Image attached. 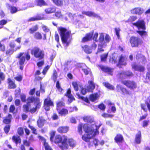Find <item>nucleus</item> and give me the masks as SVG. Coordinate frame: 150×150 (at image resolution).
I'll return each mask as SVG.
<instances>
[{
  "label": "nucleus",
  "mask_w": 150,
  "mask_h": 150,
  "mask_svg": "<svg viewBox=\"0 0 150 150\" xmlns=\"http://www.w3.org/2000/svg\"><path fill=\"white\" fill-rule=\"evenodd\" d=\"M83 120L86 122L91 123V124L79 123L78 126V131H82V129L84 131H98V129L100 125H97L93 122V119L90 116H85L83 117Z\"/></svg>",
  "instance_id": "f257e3e1"
},
{
  "label": "nucleus",
  "mask_w": 150,
  "mask_h": 150,
  "mask_svg": "<svg viewBox=\"0 0 150 150\" xmlns=\"http://www.w3.org/2000/svg\"><path fill=\"white\" fill-rule=\"evenodd\" d=\"M59 30L62 42L68 46L70 41V32L66 28L62 27L59 28Z\"/></svg>",
  "instance_id": "f03ea898"
},
{
  "label": "nucleus",
  "mask_w": 150,
  "mask_h": 150,
  "mask_svg": "<svg viewBox=\"0 0 150 150\" xmlns=\"http://www.w3.org/2000/svg\"><path fill=\"white\" fill-rule=\"evenodd\" d=\"M67 136L63 135H57L55 137L54 142L56 144L61 143V144L58 145L59 147L62 150H65L68 148V145L67 144Z\"/></svg>",
  "instance_id": "7ed1b4c3"
},
{
  "label": "nucleus",
  "mask_w": 150,
  "mask_h": 150,
  "mask_svg": "<svg viewBox=\"0 0 150 150\" xmlns=\"http://www.w3.org/2000/svg\"><path fill=\"white\" fill-rule=\"evenodd\" d=\"M31 54L34 57L39 59H41L44 58V52L37 47H34L31 50Z\"/></svg>",
  "instance_id": "20e7f679"
},
{
  "label": "nucleus",
  "mask_w": 150,
  "mask_h": 150,
  "mask_svg": "<svg viewBox=\"0 0 150 150\" xmlns=\"http://www.w3.org/2000/svg\"><path fill=\"white\" fill-rule=\"evenodd\" d=\"M99 134V132H85L82 138L85 142H89L90 139L93 138Z\"/></svg>",
  "instance_id": "39448f33"
},
{
  "label": "nucleus",
  "mask_w": 150,
  "mask_h": 150,
  "mask_svg": "<svg viewBox=\"0 0 150 150\" xmlns=\"http://www.w3.org/2000/svg\"><path fill=\"white\" fill-rule=\"evenodd\" d=\"M95 88V85L93 82L92 81H88V85L85 87V88H82L81 89V93L83 94H85L87 92H92Z\"/></svg>",
  "instance_id": "423d86ee"
},
{
  "label": "nucleus",
  "mask_w": 150,
  "mask_h": 150,
  "mask_svg": "<svg viewBox=\"0 0 150 150\" xmlns=\"http://www.w3.org/2000/svg\"><path fill=\"white\" fill-rule=\"evenodd\" d=\"M130 42L132 47H137L142 43V40L137 37L132 36L130 39Z\"/></svg>",
  "instance_id": "0eeeda50"
},
{
  "label": "nucleus",
  "mask_w": 150,
  "mask_h": 150,
  "mask_svg": "<svg viewBox=\"0 0 150 150\" xmlns=\"http://www.w3.org/2000/svg\"><path fill=\"white\" fill-rule=\"evenodd\" d=\"M33 102H34V105L35 106V107L30 109L29 111L32 113H33L35 112L40 107V103L39 98H34V100Z\"/></svg>",
  "instance_id": "6e6552de"
},
{
  "label": "nucleus",
  "mask_w": 150,
  "mask_h": 150,
  "mask_svg": "<svg viewBox=\"0 0 150 150\" xmlns=\"http://www.w3.org/2000/svg\"><path fill=\"white\" fill-rule=\"evenodd\" d=\"M133 76V74L129 71H121L117 75V76L120 79H124L127 76Z\"/></svg>",
  "instance_id": "1a4fd4ad"
},
{
  "label": "nucleus",
  "mask_w": 150,
  "mask_h": 150,
  "mask_svg": "<svg viewBox=\"0 0 150 150\" xmlns=\"http://www.w3.org/2000/svg\"><path fill=\"white\" fill-rule=\"evenodd\" d=\"M133 25L136 26L139 30L146 29L145 23L143 20H139L136 23H133Z\"/></svg>",
  "instance_id": "9d476101"
},
{
  "label": "nucleus",
  "mask_w": 150,
  "mask_h": 150,
  "mask_svg": "<svg viewBox=\"0 0 150 150\" xmlns=\"http://www.w3.org/2000/svg\"><path fill=\"white\" fill-rule=\"evenodd\" d=\"M34 100V97H30L27 99V103L23 105V111L25 112H28L29 110V108L31 103L33 102Z\"/></svg>",
  "instance_id": "9b49d317"
},
{
  "label": "nucleus",
  "mask_w": 150,
  "mask_h": 150,
  "mask_svg": "<svg viewBox=\"0 0 150 150\" xmlns=\"http://www.w3.org/2000/svg\"><path fill=\"white\" fill-rule=\"evenodd\" d=\"M116 90L119 92L120 93L123 95L129 94V91L123 87L121 85H117L116 86Z\"/></svg>",
  "instance_id": "f8f14e48"
},
{
  "label": "nucleus",
  "mask_w": 150,
  "mask_h": 150,
  "mask_svg": "<svg viewBox=\"0 0 150 150\" xmlns=\"http://www.w3.org/2000/svg\"><path fill=\"white\" fill-rule=\"evenodd\" d=\"M122 83L130 89H134L137 87L136 83L133 81H123Z\"/></svg>",
  "instance_id": "ddd939ff"
},
{
  "label": "nucleus",
  "mask_w": 150,
  "mask_h": 150,
  "mask_svg": "<svg viewBox=\"0 0 150 150\" xmlns=\"http://www.w3.org/2000/svg\"><path fill=\"white\" fill-rule=\"evenodd\" d=\"M67 15L71 20L74 22H78L79 20L77 19L78 18H82L84 17L83 16L81 15L76 16L75 14H72L70 13H68Z\"/></svg>",
  "instance_id": "4468645a"
},
{
  "label": "nucleus",
  "mask_w": 150,
  "mask_h": 150,
  "mask_svg": "<svg viewBox=\"0 0 150 150\" xmlns=\"http://www.w3.org/2000/svg\"><path fill=\"white\" fill-rule=\"evenodd\" d=\"M53 103L49 98L46 99L44 102V106L46 110L48 111L50 110V106L53 105Z\"/></svg>",
  "instance_id": "2eb2a0df"
},
{
  "label": "nucleus",
  "mask_w": 150,
  "mask_h": 150,
  "mask_svg": "<svg viewBox=\"0 0 150 150\" xmlns=\"http://www.w3.org/2000/svg\"><path fill=\"white\" fill-rule=\"evenodd\" d=\"M67 144L68 145V148L65 149V150H66L68 149L69 145L70 147L72 148L74 147L76 145V142L73 138H69L68 139V137H67Z\"/></svg>",
  "instance_id": "dca6fc26"
},
{
  "label": "nucleus",
  "mask_w": 150,
  "mask_h": 150,
  "mask_svg": "<svg viewBox=\"0 0 150 150\" xmlns=\"http://www.w3.org/2000/svg\"><path fill=\"white\" fill-rule=\"evenodd\" d=\"M78 67L82 69V70L86 75L88 74L90 71V69L88 68L85 64L84 63L78 64Z\"/></svg>",
  "instance_id": "f3484780"
},
{
  "label": "nucleus",
  "mask_w": 150,
  "mask_h": 150,
  "mask_svg": "<svg viewBox=\"0 0 150 150\" xmlns=\"http://www.w3.org/2000/svg\"><path fill=\"white\" fill-rule=\"evenodd\" d=\"M24 53H20L16 57L17 58L19 59V64L20 65H24L25 60V58L23 56Z\"/></svg>",
  "instance_id": "a211bd4d"
},
{
  "label": "nucleus",
  "mask_w": 150,
  "mask_h": 150,
  "mask_svg": "<svg viewBox=\"0 0 150 150\" xmlns=\"http://www.w3.org/2000/svg\"><path fill=\"white\" fill-rule=\"evenodd\" d=\"M132 68L136 71L143 72L145 70V68L143 66L137 65L135 63L132 64Z\"/></svg>",
  "instance_id": "6ab92c4d"
},
{
  "label": "nucleus",
  "mask_w": 150,
  "mask_h": 150,
  "mask_svg": "<svg viewBox=\"0 0 150 150\" xmlns=\"http://www.w3.org/2000/svg\"><path fill=\"white\" fill-rule=\"evenodd\" d=\"M82 13L89 16H93L96 18L99 19H101V17L99 16L92 12L83 11L82 12Z\"/></svg>",
  "instance_id": "aec40b11"
},
{
  "label": "nucleus",
  "mask_w": 150,
  "mask_h": 150,
  "mask_svg": "<svg viewBox=\"0 0 150 150\" xmlns=\"http://www.w3.org/2000/svg\"><path fill=\"white\" fill-rule=\"evenodd\" d=\"M100 96L99 92L92 94L90 95V100L93 102H95L98 100Z\"/></svg>",
  "instance_id": "412c9836"
},
{
  "label": "nucleus",
  "mask_w": 150,
  "mask_h": 150,
  "mask_svg": "<svg viewBox=\"0 0 150 150\" xmlns=\"http://www.w3.org/2000/svg\"><path fill=\"white\" fill-rule=\"evenodd\" d=\"M114 139L115 142L118 144L124 141V138L122 135L120 134H118L115 137Z\"/></svg>",
  "instance_id": "4be33fe9"
},
{
  "label": "nucleus",
  "mask_w": 150,
  "mask_h": 150,
  "mask_svg": "<svg viewBox=\"0 0 150 150\" xmlns=\"http://www.w3.org/2000/svg\"><path fill=\"white\" fill-rule=\"evenodd\" d=\"M143 9L140 8H136L131 10V12L133 14L140 15L143 12Z\"/></svg>",
  "instance_id": "5701e85b"
},
{
  "label": "nucleus",
  "mask_w": 150,
  "mask_h": 150,
  "mask_svg": "<svg viewBox=\"0 0 150 150\" xmlns=\"http://www.w3.org/2000/svg\"><path fill=\"white\" fill-rule=\"evenodd\" d=\"M71 91L70 89H69L67 92L66 95L68 97V101L70 103H71L73 100H75L73 96L71 94Z\"/></svg>",
  "instance_id": "b1692460"
},
{
  "label": "nucleus",
  "mask_w": 150,
  "mask_h": 150,
  "mask_svg": "<svg viewBox=\"0 0 150 150\" xmlns=\"http://www.w3.org/2000/svg\"><path fill=\"white\" fill-rule=\"evenodd\" d=\"M41 15H40L37 16L31 17L29 19L28 21L29 22L33 21H36L39 20L41 19H44V18Z\"/></svg>",
  "instance_id": "393cba45"
},
{
  "label": "nucleus",
  "mask_w": 150,
  "mask_h": 150,
  "mask_svg": "<svg viewBox=\"0 0 150 150\" xmlns=\"http://www.w3.org/2000/svg\"><path fill=\"white\" fill-rule=\"evenodd\" d=\"M56 11L55 7L52 6L48 7L45 9V12L47 14L51 13L54 12Z\"/></svg>",
  "instance_id": "a878e982"
},
{
  "label": "nucleus",
  "mask_w": 150,
  "mask_h": 150,
  "mask_svg": "<svg viewBox=\"0 0 150 150\" xmlns=\"http://www.w3.org/2000/svg\"><path fill=\"white\" fill-rule=\"evenodd\" d=\"M6 7L10 10L11 12L12 13H15L17 11V9L16 7L12 6L8 4H6Z\"/></svg>",
  "instance_id": "bb28decb"
},
{
  "label": "nucleus",
  "mask_w": 150,
  "mask_h": 150,
  "mask_svg": "<svg viewBox=\"0 0 150 150\" xmlns=\"http://www.w3.org/2000/svg\"><path fill=\"white\" fill-rule=\"evenodd\" d=\"M141 134L140 132H138L136 135L135 139V142L137 144H139L141 142Z\"/></svg>",
  "instance_id": "cd10ccee"
},
{
  "label": "nucleus",
  "mask_w": 150,
  "mask_h": 150,
  "mask_svg": "<svg viewBox=\"0 0 150 150\" xmlns=\"http://www.w3.org/2000/svg\"><path fill=\"white\" fill-rule=\"evenodd\" d=\"M93 34L91 33H90L88 34L86 36L83 38L82 42H85L91 40Z\"/></svg>",
  "instance_id": "c85d7f7f"
},
{
  "label": "nucleus",
  "mask_w": 150,
  "mask_h": 150,
  "mask_svg": "<svg viewBox=\"0 0 150 150\" xmlns=\"http://www.w3.org/2000/svg\"><path fill=\"white\" fill-rule=\"evenodd\" d=\"M100 68L102 70L105 72L108 73L110 74H111L112 70L107 67L105 66H101Z\"/></svg>",
  "instance_id": "c756f323"
},
{
  "label": "nucleus",
  "mask_w": 150,
  "mask_h": 150,
  "mask_svg": "<svg viewBox=\"0 0 150 150\" xmlns=\"http://www.w3.org/2000/svg\"><path fill=\"white\" fill-rule=\"evenodd\" d=\"M12 140L16 144L18 143L20 144L21 142V139L20 138L19 136H16L15 135H13L12 137Z\"/></svg>",
  "instance_id": "7c9ffc66"
},
{
  "label": "nucleus",
  "mask_w": 150,
  "mask_h": 150,
  "mask_svg": "<svg viewBox=\"0 0 150 150\" xmlns=\"http://www.w3.org/2000/svg\"><path fill=\"white\" fill-rule=\"evenodd\" d=\"M118 64L119 65H125L126 64L125 62V58L121 55L120 57Z\"/></svg>",
  "instance_id": "2f4dec72"
},
{
  "label": "nucleus",
  "mask_w": 150,
  "mask_h": 150,
  "mask_svg": "<svg viewBox=\"0 0 150 150\" xmlns=\"http://www.w3.org/2000/svg\"><path fill=\"white\" fill-rule=\"evenodd\" d=\"M136 55V58L137 59H138L140 58L144 62L146 61V58L145 57L141 54L140 53H139L138 52H136L135 53Z\"/></svg>",
  "instance_id": "473e14b6"
},
{
  "label": "nucleus",
  "mask_w": 150,
  "mask_h": 150,
  "mask_svg": "<svg viewBox=\"0 0 150 150\" xmlns=\"http://www.w3.org/2000/svg\"><path fill=\"white\" fill-rule=\"evenodd\" d=\"M82 48L84 52L86 53L90 54L92 52V50L91 48L87 45H85L84 46H82Z\"/></svg>",
  "instance_id": "72a5a7b5"
},
{
  "label": "nucleus",
  "mask_w": 150,
  "mask_h": 150,
  "mask_svg": "<svg viewBox=\"0 0 150 150\" xmlns=\"http://www.w3.org/2000/svg\"><path fill=\"white\" fill-rule=\"evenodd\" d=\"M45 121V120L42 118H40L37 121L38 126L40 127H42L44 125Z\"/></svg>",
  "instance_id": "f704fd0d"
},
{
  "label": "nucleus",
  "mask_w": 150,
  "mask_h": 150,
  "mask_svg": "<svg viewBox=\"0 0 150 150\" xmlns=\"http://www.w3.org/2000/svg\"><path fill=\"white\" fill-rule=\"evenodd\" d=\"M8 82L9 84V87L10 88H15L16 87V86L14 83L11 81V79L9 78L8 79Z\"/></svg>",
  "instance_id": "c9c22d12"
},
{
  "label": "nucleus",
  "mask_w": 150,
  "mask_h": 150,
  "mask_svg": "<svg viewBox=\"0 0 150 150\" xmlns=\"http://www.w3.org/2000/svg\"><path fill=\"white\" fill-rule=\"evenodd\" d=\"M43 145L45 150H53L51 147L45 141L44 142Z\"/></svg>",
  "instance_id": "e433bc0d"
},
{
  "label": "nucleus",
  "mask_w": 150,
  "mask_h": 150,
  "mask_svg": "<svg viewBox=\"0 0 150 150\" xmlns=\"http://www.w3.org/2000/svg\"><path fill=\"white\" fill-rule=\"evenodd\" d=\"M69 127L67 126H62L59 127L57 129L58 132L59 131H69Z\"/></svg>",
  "instance_id": "4c0bfd02"
},
{
  "label": "nucleus",
  "mask_w": 150,
  "mask_h": 150,
  "mask_svg": "<svg viewBox=\"0 0 150 150\" xmlns=\"http://www.w3.org/2000/svg\"><path fill=\"white\" fill-rule=\"evenodd\" d=\"M72 84L74 90L76 91H78L79 89V86H80L79 83L76 82H73L72 83Z\"/></svg>",
  "instance_id": "58836bf2"
},
{
  "label": "nucleus",
  "mask_w": 150,
  "mask_h": 150,
  "mask_svg": "<svg viewBox=\"0 0 150 150\" xmlns=\"http://www.w3.org/2000/svg\"><path fill=\"white\" fill-rule=\"evenodd\" d=\"M111 38L109 35L106 34L104 39V43H103L104 45H106V43L109 42Z\"/></svg>",
  "instance_id": "ea45409f"
},
{
  "label": "nucleus",
  "mask_w": 150,
  "mask_h": 150,
  "mask_svg": "<svg viewBox=\"0 0 150 150\" xmlns=\"http://www.w3.org/2000/svg\"><path fill=\"white\" fill-rule=\"evenodd\" d=\"M103 84L105 87L110 90H112L114 89V86L108 83H103Z\"/></svg>",
  "instance_id": "a19ab883"
},
{
  "label": "nucleus",
  "mask_w": 150,
  "mask_h": 150,
  "mask_svg": "<svg viewBox=\"0 0 150 150\" xmlns=\"http://www.w3.org/2000/svg\"><path fill=\"white\" fill-rule=\"evenodd\" d=\"M34 37L37 40H40L42 38V36L41 34L39 32H37L35 33Z\"/></svg>",
  "instance_id": "79ce46f5"
},
{
  "label": "nucleus",
  "mask_w": 150,
  "mask_h": 150,
  "mask_svg": "<svg viewBox=\"0 0 150 150\" xmlns=\"http://www.w3.org/2000/svg\"><path fill=\"white\" fill-rule=\"evenodd\" d=\"M106 45H104V44H100L98 45V49L97 52H96L97 54L99 52H102L104 50L102 49V48Z\"/></svg>",
  "instance_id": "37998d69"
},
{
  "label": "nucleus",
  "mask_w": 150,
  "mask_h": 150,
  "mask_svg": "<svg viewBox=\"0 0 150 150\" xmlns=\"http://www.w3.org/2000/svg\"><path fill=\"white\" fill-rule=\"evenodd\" d=\"M38 29V26L36 25L33 27L29 29V31L30 33H33V32L36 31Z\"/></svg>",
  "instance_id": "c03bdc74"
},
{
  "label": "nucleus",
  "mask_w": 150,
  "mask_h": 150,
  "mask_svg": "<svg viewBox=\"0 0 150 150\" xmlns=\"http://www.w3.org/2000/svg\"><path fill=\"white\" fill-rule=\"evenodd\" d=\"M76 95L79 98L83 100L87 103H89V100L87 98L81 96H80L79 94L78 93H76Z\"/></svg>",
  "instance_id": "a18cd8bd"
},
{
  "label": "nucleus",
  "mask_w": 150,
  "mask_h": 150,
  "mask_svg": "<svg viewBox=\"0 0 150 150\" xmlns=\"http://www.w3.org/2000/svg\"><path fill=\"white\" fill-rule=\"evenodd\" d=\"M57 111L59 114L61 115L66 114L68 113V111L66 109H63L61 110H59Z\"/></svg>",
  "instance_id": "49530a36"
},
{
  "label": "nucleus",
  "mask_w": 150,
  "mask_h": 150,
  "mask_svg": "<svg viewBox=\"0 0 150 150\" xmlns=\"http://www.w3.org/2000/svg\"><path fill=\"white\" fill-rule=\"evenodd\" d=\"M137 19L136 16H131L128 18V20L125 21V22H133L135 21Z\"/></svg>",
  "instance_id": "de8ad7c7"
},
{
  "label": "nucleus",
  "mask_w": 150,
  "mask_h": 150,
  "mask_svg": "<svg viewBox=\"0 0 150 150\" xmlns=\"http://www.w3.org/2000/svg\"><path fill=\"white\" fill-rule=\"evenodd\" d=\"M137 33L141 36H146L147 35V33L144 30H138L137 31Z\"/></svg>",
  "instance_id": "09e8293b"
},
{
  "label": "nucleus",
  "mask_w": 150,
  "mask_h": 150,
  "mask_svg": "<svg viewBox=\"0 0 150 150\" xmlns=\"http://www.w3.org/2000/svg\"><path fill=\"white\" fill-rule=\"evenodd\" d=\"M64 105V103L63 102H59V103H58L57 104V110H60V107L63 106Z\"/></svg>",
  "instance_id": "8fccbe9b"
},
{
  "label": "nucleus",
  "mask_w": 150,
  "mask_h": 150,
  "mask_svg": "<svg viewBox=\"0 0 150 150\" xmlns=\"http://www.w3.org/2000/svg\"><path fill=\"white\" fill-rule=\"evenodd\" d=\"M7 22L6 20H2L0 21V29L3 27V25L6 24Z\"/></svg>",
  "instance_id": "3c124183"
},
{
  "label": "nucleus",
  "mask_w": 150,
  "mask_h": 150,
  "mask_svg": "<svg viewBox=\"0 0 150 150\" xmlns=\"http://www.w3.org/2000/svg\"><path fill=\"white\" fill-rule=\"evenodd\" d=\"M104 37L103 33H101L99 37V42L101 43L100 44H102V43L104 42Z\"/></svg>",
  "instance_id": "603ef678"
},
{
  "label": "nucleus",
  "mask_w": 150,
  "mask_h": 150,
  "mask_svg": "<svg viewBox=\"0 0 150 150\" xmlns=\"http://www.w3.org/2000/svg\"><path fill=\"white\" fill-rule=\"evenodd\" d=\"M57 77V73L56 71L55 70H54L53 71V76L52 77V78L55 82L56 81V79Z\"/></svg>",
  "instance_id": "864d4df0"
},
{
  "label": "nucleus",
  "mask_w": 150,
  "mask_h": 150,
  "mask_svg": "<svg viewBox=\"0 0 150 150\" xmlns=\"http://www.w3.org/2000/svg\"><path fill=\"white\" fill-rule=\"evenodd\" d=\"M14 51V49H12L10 48L7 50L6 52V54H7L10 55L12 54Z\"/></svg>",
  "instance_id": "5fc2aeb1"
},
{
  "label": "nucleus",
  "mask_w": 150,
  "mask_h": 150,
  "mask_svg": "<svg viewBox=\"0 0 150 150\" xmlns=\"http://www.w3.org/2000/svg\"><path fill=\"white\" fill-rule=\"evenodd\" d=\"M36 1L38 6H41L45 4V2L43 0H36Z\"/></svg>",
  "instance_id": "6e6d98bb"
},
{
  "label": "nucleus",
  "mask_w": 150,
  "mask_h": 150,
  "mask_svg": "<svg viewBox=\"0 0 150 150\" xmlns=\"http://www.w3.org/2000/svg\"><path fill=\"white\" fill-rule=\"evenodd\" d=\"M56 87L59 92H62V88L60 87V85L58 81H57V82Z\"/></svg>",
  "instance_id": "4d7b16f0"
},
{
  "label": "nucleus",
  "mask_w": 150,
  "mask_h": 150,
  "mask_svg": "<svg viewBox=\"0 0 150 150\" xmlns=\"http://www.w3.org/2000/svg\"><path fill=\"white\" fill-rule=\"evenodd\" d=\"M115 30L116 34L117 37L118 39H119L120 38L119 32L120 31V28H116L115 29Z\"/></svg>",
  "instance_id": "13d9d810"
},
{
  "label": "nucleus",
  "mask_w": 150,
  "mask_h": 150,
  "mask_svg": "<svg viewBox=\"0 0 150 150\" xmlns=\"http://www.w3.org/2000/svg\"><path fill=\"white\" fill-rule=\"evenodd\" d=\"M108 54H105L101 56V60L102 61H104L105 60L108 56Z\"/></svg>",
  "instance_id": "bf43d9fd"
},
{
  "label": "nucleus",
  "mask_w": 150,
  "mask_h": 150,
  "mask_svg": "<svg viewBox=\"0 0 150 150\" xmlns=\"http://www.w3.org/2000/svg\"><path fill=\"white\" fill-rule=\"evenodd\" d=\"M42 28L43 31L45 32H48L49 31V29L48 28L44 25H42Z\"/></svg>",
  "instance_id": "052dcab7"
},
{
  "label": "nucleus",
  "mask_w": 150,
  "mask_h": 150,
  "mask_svg": "<svg viewBox=\"0 0 150 150\" xmlns=\"http://www.w3.org/2000/svg\"><path fill=\"white\" fill-rule=\"evenodd\" d=\"M23 144L25 145L26 146L28 147L30 145V142L28 141L27 140H24L23 141Z\"/></svg>",
  "instance_id": "680f3d73"
},
{
  "label": "nucleus",
  "mask_w": 150,
  "mask_h": 150,
  "mask_svg": "<svg viewBox=\"0 0 150 150\" xmlns=\"http://www.w3.org/2000/svg\"><path fill=\"white\" fill-rule=\"evenodd\" d=\"M11 121V119L9 117H6L4 120V123L6 124L9 123Z\"/></svg>",
  "instance_id": "e2e57ef3"
},
{
  "label": "nucleus",
  "mask_w": 150,
  "mask_h": 150,
  "mask_svg": "<svg viewBox=\"0 0 150 150\" xmlns=\"http://www.w3.org/2000/svg\"><path fill=\"white\" fill-rule=\"evenodd\" d=\"M23 56H24L25 57L26 59L27 60H29L30 58V55L28 53H24V54L23 55Z\"/></svg>",
  "instance_id": "0e129e2a"
},
{
  "label": "nucleus",
  "mask_w": 150,
  "mask_h": 150,
  "mask_svg": "<svg viewBox=\"0 0 150 150\" xmlns=\"http://www.w3.org/2000/svg\"><path fill=\"white\" fill-rule=\"evenodd\" d=\"M55 16L58 18H60L62 16V15L60 11L56 12L55 13Z\"/></svg>",
  "instance_id": "69168bd1"
},
{
  "label": "nucleus",
  "mask_w": 150,
  "mask_h": 150,
  "mask_svg": "<svg viewBox=\"0 0 150 150\" xmlns=\"http://www.w3.org/2000/svg\"><path fill=\"white\" fill-rule=\"evenodd\" d=\"M20 97L22 101L25 102L26 101V96L25 94H21Z\"/></svg>",
  "instance_id": "338daca9"
},
{
  "label": "nucleus",
  "mask_w": 150,
  "mask_h": 150,
  "mask_svg": "<svg viewBox=\"0 0 150 150\" xmlns=\"http://www.w3.org/2000/svg\"><path fill=\"white\" fill-rule=\"evenodd\" d=\"M98 108L102 110H105V106L103 104H101L98 106Z\"/></svg>",
  "instance_id": "774afa93"
}]
</instances>
